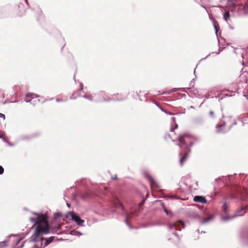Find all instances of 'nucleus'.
<instances>
[{"mask_svg": "<svg viewBox=\"0 0 248 248\" xmlns=\"http://www.w3.org/2000/svg\"><path fill=\"white\" fill-rule=\"evenodd\" d=\"M113 203L116 207H120L122 209H124L123 205L117 198H115L113 199Z\"/></svg>", "mask_w": 248, "mask_h": 248, "instance_id": "obj_9", "label": "nucleus"}, {"mask_svg": "<svg viewBox=\"0 0 248 248\" xmlns=\"http://www.w3.org/2000/svg\"><path fill=\"white\" fill-rule=\"evenodd\" d=\"M182 226L183 228L185 227L184 223L182 221H178L174 223L172 225H170L169 227L170 229H175L176 230H181V227Z\"/></svg>", "mask_w": 248, "mask_h": 248, "instance_id": "obj_5", "label": "nucleus"}, {"mask_svg": "<svg viewBox=\"0 0 248 248\" xmlns=\"http://www.w3.org/2000/svg\"><path fill=\"white\" fill-rule=\"evenodd\" d=\"M31 98H26V99H25V101L27 103H30V104H32V101H31Z\"/></svg>", "mask_w": 248, "mask_h": 248, "instance_id": "obj_23", "label": "nucleus"}, {"mask_svg": "<svg viewBox=\"0 0 248 248\" xmlns=\"http://www.w3.org/2000/svg\"><path fill=\"white\" fill-rule=\"evenodd\" d=\"M71 217V219L75 221L77 224L80 226H84V220L82 219L79 216L74 212H69L65 215V217L68 218Z\"/></svg>", "mask_w": 248, "mask_h": 248, "instance_id": "obj_3", "label": "nucleus"}, {"mask_svg": "<svg viewBox=\"0 0 248 248\" xmlns=\"http://www.w3.org/2000/svg\"><path fill=\"white\" fill-rule=\"evenodd\" d=\"M8 143L9 145H10V146H13V144H11V143H10V142H8Z\"/></svg>", "mask_w": 248, "mask_h": 248, "instance_id": "obj_33", "label": "nucleus"}, {"mask_svg": "<svg viewBox=\"0 0 248 248\" xmlns=\"http://www.w3.org/2000/svg\"><path fill=\"white\" fill-rule=\"evenodd\" d=\"M0 139L3 138V136H0Z\"/></svg>", "mask_w": 248, "mask_h": 248, "instance_id": "obj_36", "label": "nucleus"}, {"mask_svg": "<svg viewBox=\"0 0 248 248\" xmlns=\"http://www.w3.org/2000/svg\"><path fill=\"white\" fill-rule=\"evenodd\" d=\"M49 230V226L47 222L44 225L40 223L37 224L33 235L30 238V241L36 243L32 248H44L54 240V236H50L48 238L40 236L41 234L48 233Z\"/></svg>", "mask_w": 248, "mask_h": 248, "instance_id": "obj_2", "label": "nucleus"}, {"mask_svg": "<svg viewBox=\"0 0 248 248\" xmlns=\"http://www.w3.org/2000/svg\"><path fill=\"white\" fill-rule=\"evenodd\" d=\"M170 197H173L174 196H172V195H171V196H170Z\"/></svg>", "mask_w": 248, "mask_h": 248, "instance_id": "obj_38", "label": "nucleus"}, {"mask_svg": "<svg viewBox=\"0 0 248 248\" xmlns=\"http://www.w3.org/2000/svg\"><path fill=\"white\" fill-rule=\"evenodd\" d=\"M210 219V217H207V218H204V219H203L202 222L203 223L207 222Z\"/></svg>", "mask_w": 248, "mask_h": 248, "instance_id": "obj_24", "label": "nucleus"}, {"mask_svg": "<svg viewBox=\"0 0 248 248\" xmlns=\"http://www.w3.org/2000/svg\"><path fill=\"white\" fill-rule=\"evenodd\" d=\"M66 205H67V206L68 208H70V204H69V203H66Z\"/></svg>", "mask_w": 248, "mask_h": 248, "instance_id": "obj_30", "label": "nucleus"}, {"mask_svg": "<svg viewBox=\"0 0 248 248\" xmlns=\"http://www.w3.org/2000/svg\"><path fill=\"white\" fill-rule=\"evenodd\" d=\"M79 86H80V91L78 92V93L77 94L78 95L74 96V94H73L72 95H70V99H75L77 98V97L78 96V97L81 96V97H82L84 98H86L90 101H92V96L91 94H85L83 95H82V93L83 92L82 91L83 89V85L82 83H80Z\"/></svg>", "mask_w": 248, "mask_h": 248, "instance_id": "obj_4", "label": "nucleus"}, {"mask_svg": "<svg viewBox=\"0 0 248 248\" xmlns=\"http://www.w3.org/2000/svg\"><path fill=\"white\" fill-rule=\"evenodd\" d=\"M56 102H62V101H63V100L62 99H59V98H57V99H56Z\"/></svg>", "mask_w": 248, "mask_h": 248, "instance_id": "obj_28", "label": "nucleus"}, {"mask_svg": "<svg viewBox=\"0 0 248 248\" xmlns=\"http://www.w3.org/2000/svg\"><path fill=\"white\" fill-rule=\"evenodd\" d=\"M195 202L205 203L207 202L206 198L203 196H196L193 199Z\"/></svg>", "mask_w": 248, "mask_h": 248, "instance_id": "obj_6", "label": "nucleus"}, {"mask_svg": "<svg viewBox=\"0 0 248 248\" xmlns=\"http://www.w3.org/2000/svg\"><path fill=\"white\" fill-rule=\"evenodd\" d=\"M4 140L5 141L7 142V140Z\"/></svg>", "mask_w": 248, "mask_h": 248, "instance_id": "obj_39", "label": "nucleus"}, {"mask_svg": "<svg viewBox=\"0 0 248 248\" xmlns=\"http://www.w3.org/2000/svg\"><path fill=\"white\" fill-rule=\"evenodd\" d=\"M7 246L6 241H3L0 242V248H3Z\"/></svg>", "mask_w": 248, "mask_h": 248, "instance_id": "obj_18", "label": "nucleus"}, {"mask_svg": "<svg viewBox=\"0 0 248 248\" xmlns=\"http://www.w3.org/2000/svg\"><path fill=\"white\" fill-rule=\"evenodd\" d=\"M22 239H19L18 240V241L16 242V248H22L24 246V243L25 242H23L21 243V245H19L20 244V241Z\"/></svg>", "mask_w": 248, "mask_h": 248, "instance_id": "obj_14", "label": "nucleus"}, {"mask_svg": "<svg viewBox=\"0 0 248 248\" xmlns=\"http://www.w3.org/2000/svg\"><path fill=\"white\" fill-rule=\"evenodd\" d=\"M31 104L33 106H34L35 105V103H33V102H32V104Z\"/></svg>", "mask_w": 248, "mask_h": 248, "instance_id": "obj_31", "label": "nucleus"}, {"mask_svg": "<svg viewBox=\"0 0 248 248\" xmlns=\"http://www.w3.org/2000/svg\"><path fill=\"white\" fill-rule=\"evenodd\" d=\"M178 125L174 128L171 127L168 136L173 141H178L177 145L180 147L181 150L179 152L180 164L182 166L186 161L191 153V147L194 145L195 139L194 137L188 133H183L177 136L174 130L177 128Z\"/></svg>", "mask_w": 248, "mask_h": 248, "instance_id": "obj_1", "label": "nucleus"}, {"mask_svg": "<svg viewBox=\"0 0 248 248\" xmlns=\"http://www.w3.org/2000/svg\"><path fill=\"white\" fill-rule=\"evenodd\" d=\"M245 208H242L235 213V217L241 216L245 213Z\"/></svg>", "mask_w": 248, "mask_h": 248, "instance_id": "obj_12", "label": "nucleus"}, {"mask_svg": "<svg viewBox=\"0 0 248 248\" xmlns=\"http://www.w3.org/2000/svg\"><path fill=\"white\" fill-rule=\"evenodd\" d=\"M112 179L116 180L117 179V177L116 175H115L114 176H112Z\"/></svg>", "mask_w": 248, "mask_h": 248, "instance_id": "obj_29", "label": "nucleus"}, {"mask_svg": "<svg viewBox=\"0 0 248 248\" xmlns=\"http://www.w3.org/2000/svg\"><path fill=\"white\" fill-rule=\"evenodd\" d=\"M32 213H33V214H35V215H37V213H34V212H33Z\"/></svg>", "mask_w": 248, "mask_h": 248, "instance_id": "obj_37", "label": "nucleus"}, {"mask_svg": "<svg viewBox=\"0 0 248 248\" xmlns=\"http://www.w3.org/2000/svg\"><path fill=\"white\" fill-rule=\"evenodd\" d=\"M92 190L90 189L86 190L83 194L81 195V197L84 200H86L87 199L90 198L92 196Z\"/></svg>", "mask_w": 248, "mask_h": 248, "instance_id": "obj_7", "label": "nucleus"}, {"mask_svg": "<svg viewBox=\"0 0 248 248\" xmlns=\"http://www.w3.org/2000/svg\"><path fill=\"white\" fill-rule=\"evenodd\" d=\"M89 181H90L89 180H87V179H83V180H82L81 183L83 184L84 183L88 184L89 182Z\"/></svg>", "mask_w": 248, "mask_h": 248, "instance_id": "obj_26", "label": "nucleus"}, {"mask_svg": "<svg viewBox=\"0 0 248 248\" xmlns=\"http://www.w3.org/2000/svg\"><path fill=\"white\" fill-rule=\"evenodd\" d=\"M225 124H221L220 125H217V133L225 132L226 131Z\"/></svg>", "mask_w": 248, "mask_h": 248, "instance_id": "obj_10", "label": "nucleus"}, {"mask_svg": "<svg viewBox=\"0 0 248 248\" xmlns=\"http://www.w3.org/2000/svg\"><path fill=\"white\" fill-rule=\"evenodd\" d=\"M230 17L229 11H226L224 15V18L226 21H227Z\"/></svg>", "mask_w": 248, "mask_h": 248, "instance_id": "obj_17", "label": "nucleus"}, {"mask_svg": "<svg viewBox=\"0 0 248 248\" xmlns=\"http://www.w3.org/2000/svg\"><path fill=\"white\" fill-rule=\"evenodd\" d=\"M74 79L75 80V81L76 82V79H75V77L74 76Z\"/></svg>", "mask_w": 248, "mask_h": 248, "instance_id": "obj_35", "label": "nucleus"}, {"mask_svg": "<svg viewBox=\"0 0 248 248\" xmlns=\"http://www.w3.org/2000/svg\"><path fill=\"white\" fill-rule=\"evenodd\" d=\"M148 179L150 181V186L151 187L154 186L156 187H159V186L157 182L154 180V179L151 176H148Z\"/></svg>", "mask_w": 248, "mask_h": 248, "instance_id": "obj_8", "label": "nucleus"}, {"mask_svg": "<svg viewBox=\"0 0 248 248\" xmlns=\"http://www.w3.org/2000/svg\"><path fill=\"white\" fill-rule=\"evenodd\" d=\"M40 96L37 94H35V93H28L26 94V97L28 98H31V99H34L35 98H38Z\"/></svg>", "mask_w": 248, "mask_h": 248, "instance_id": "obj_11", "label": "nucleus"}, {"mask_svg": "<svg viewBox=\"0 0 248 248\" xmlns=\"http://www.w3.org/2000/svg\"><path fill=\"white\" fill-rule=\"evenodd\" d=\"M12 236H15V235L14 234H11L10 236H8L7 237Z\"/></svg>", "mask_w": 248, "mask_h": 248, "instance_id": "obj_32", "label": "nucleus"}, {"mask_svg": "<svg viewBox=\"0 0 248 248\" xmlns=\"http://www.w3.org/2000/svg\"><path fill=\"white\" fill-rule=\"evenodd\" d=\"M228 205L225 202L224 204L223 205V209L224 211V212L227 213V208H228Z\"/></svg>", "mask_w": 248, "mask_h": 248, "instance_id": "obj_20", "label": "nucleus"}, {"mask_svg": "<svg viewBox=\"0 0 248 248\" xmlns=\"http://www.w3.org/2000/svg\"><path fill=\"white\" fill-rule=\"evenodd\" d=\"M4 172V169L1 166H0V174H2Z\"/></svg>", "mask_w": 248, "mask_h": 248, "instance_id": "obj_25", "label": "nucleus"}, {"mask_svg": "<svg viewBox=\"0 0 248 248\" xmlns=\"http://www.w3.org/2000/svg\"><path fill=\"white\" fill-rule=\"evenodd\" d=\"M54 216L55 218H57L62 216V213L60 212H56L54 213Z\"/></svg>", "mask_w": 248, "mask_h": 248, "instance_id": "obj_19", "label": "nucleus"}, {"mask_svg": "<svg viewBox=\"0 0 248 248\" xmlns=\"http://www.w3.org/2000/svg\"><path fill=\"white\" fill-rule=\"evenodd\" d=\"M0 118L5 119V115L2 113H0Z\"/></svg>", "mask_w": 248, "mask_h": 248, "instance_id": "obj_27", "label": "nucleus"}, {"mask_svg": "<svg viewBox=\"0 0 248 248\" xmlns=\"http://www.w3.org/2000/svg\"><path fill=\"white\" fill-rule=\"evenodd\" d=\"M70 234L72 235H75V236H80V235H82V233H81L80 232H79L78 231H76V230H72Z\"/></svg>", "mask_w": 248, "mask_h": 248, "instance_id": "obj_15", "label": "nucleus"}, {"mask_svg": "<svg viewBox=\"0 0 248 248\" xmlns=\"http://www.w3.org/2000/svg\"><path fill=\"white\" fill-rule=\"evenodd\" d=\"M209 116L212 118H216L217 116V113L215 111H210L209 112Z\"/></svg>", "mask_w": 248, "mask_h": 248, "instance_id": "obj_16", "label": "nucleus"}, {"mask_svg": "<svg viewBox=\"0 0 248 248\" xmlns=\"http://www.w3.org/2000/svg\"><path fill=\"white\" fill-rule=\"evenodd\" d=\"M32 138V136L30 135H24L20 137V140H30Z\"/></svg>", "mask_w": 248, "mask_h": 248, "instance_id": "obj_13", "label": "nucleus"}, {"mask_svg": "<svg viewBox=\"0 0 248 248\" xmlns=\"http://www.w3.org/2000/svg\"><path fill=\"white\" fill-rule=\"evenodd\" d=\"M164 211L165 212V213H166V214L167 215H169V216H172V214L171 213V211H168L167 209H166L165 208H164Z\"/></svg>", "mask_w": 248, "mask_h": 248, "instance_id": "obj_22", "label": "nucleus"}, {"mask_svg": "<svg viewBox=\"0 0 248 248\" xmlns=\"http://www.w3.org/2000/svg\"><path fill=\"white\" fill-rule=\"evenodd\" d=\"M30 220H31V222H32V223H34V224H36L37 223V220L36 219L34 218H33V217H30Z\"/></svg>", "mask_w": 248, "mask_h": 248, "instance_id": "obj_21", "label": "nucleus"}, {"mask_svg": "<svg viewBox=\"0 0 248 248\" xmlns=\"http://www.w3.org/2000/svg\"><path fill=\"white\" fill-rule=\"evenodd\" d=\"M18 101H12L11 102V103H16V102H17Z\"/></svg>", "mask_w": 248, "mask_h": 248, "instance_id": "obj_34", "label": "nucleus"}]
</instances>
